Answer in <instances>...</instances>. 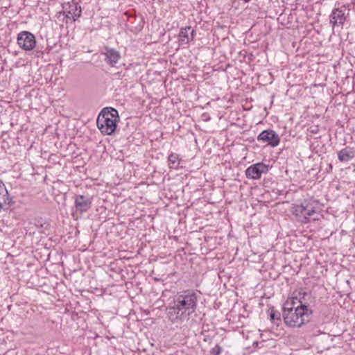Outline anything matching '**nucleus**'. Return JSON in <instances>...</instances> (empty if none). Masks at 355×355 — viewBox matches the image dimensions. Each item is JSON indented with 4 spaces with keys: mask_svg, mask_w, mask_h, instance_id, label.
<instances>
[{
    "mask_svg": "<svg viewBox=\"0 0 355 355\" xmlns=\"http://www.w3.org/2000/svg\"><path fill=\"white\" fill-rule=\"evenodd\" d=\"M307 296L302 291H295L284 302L282 317L287 326L300 327L310 320L313 311L306 302Z\"/></svg>",
    "mask_w": 355,
    "mask_h": 355,
    "instance_id": "nucleus-1",
    "label": "nucleus"
},
{
    "mask_svg": "<svg viewBox=\"0 0 355 355\" xmlns=\"http://www.w3.org/2000/svg\"><path fill=\"white\" fill-rule=\"evenodd\" d=\"M198 297L193 290H186L175 295L166 307L168 320L177 327L189 320L196 310Z\"/></svg>",
    "mask_w": 355,
    "mask_h": 355,
    "instance_id": "nucleus-2",
    "label": "nucleus"
},
{
    "mask_svg": "<svg viewBox=\"0 0 355 355\" xmlns=\"http://www.w3.org/2000/svg\"><path fill=\"white\" fill-rule=\"evenodd\" d=\"M119 119V113L115 108L105 107L97 117V127L103 134L111 135L116 129Z\"/></svg>",
    "mask_w": 355,
    "mask_h": 355,
    "instance_id": "nucleus-3",
    "label": "nucleus"
},
{
    "mask_svg": "<svg viewBox=\"0 0 355 355\" xmlns=\"http://www.w3.org/2000/svg\"><path fill=\"white\" fill-rule=\"evenodd\" d=\"M318 207V202L314 200H305L300 205H295L292 207V213L296 217V219L302 223H309L311 218L313 220H318V216L316 209Z\"/></svg>",
    "mask_w": 355,
    "mask_h": 355,
    "instance_id": "nucleus-4",
    "label": "nucleus"
},
{
    "mask_svg": "<svg viewBox=\"0 0 355 355\" xmlns=\"http://www.w3.org/2000/svg\"><path fill=\"white\" fill-rule=\"evenodd\" d=\"M17 42L19 46L26 51H31L34 48L37 49V57L42 55V51L39 50V46L36 45L35 36L31 32L23 31L18 33Z\"/></svg>",
    "mask_w": 355,
    "mask_h": 355,
    "instance_id": "nucleus-5",
    "label": "nucleus"
},
{
    "mask_svg": "<svg viewBox=\"0 0 355 355\" xmlns=\"http://www.w3.org/2000/svg\"><path fill=\"white\" fill-rule=\"evenodd\" d=\"M93 197L89 195H76L74 196V207L72 216L77 219L83 213L89 211L92 205Z\"/></svg>",
    "mask_w": 355,
    "mask_h": 355,
    "instance_id": "nucleus-6",
    "label": "nucleus"
},
{
    "mask_svg": "<svg viewBox=\"0 0 355 355\" xmlns=\"http://www.w3.org/2000/svg\"><path fill=\"white\" fill-rule=\"evenodd\" d=\"M62 10L67 18H73L74 21L80 17L82 13L81 7L76 0L62 3Z\"/></svg>",
    "mask_w": 355,
    "mask_h": 355,
    "instance_id": "nucleus-7",
    "label": "nucleus"
},
{
    "mask_svg": "<svg viewBox=\"0 0 355 355\" xmlns=\"http://www.w3.org/2000/svg\"><path fill=\"white\" fill-rule=\"evenodd\" d=\"M101 55L105 57L104 61L111 67H115L116 64L121 59L119 51L108 46L104 47Z\"/></svg>",
    "mask_w": 355,
    "mask_h": 355,
    "instance_id": "nucleus-8",
    "label": "nucleus"
},
{
    "mask_svg": "<svg viewBox=\"0 0 355 355\" xmlns=\"http://www.w3.org/2000/svg\"><path fill=\"white\" fill-rule=\"evenodd\" d=\"M266 171V165L263 162H259L251 165L245 170V175L248 178L259 179L263 173Z\"/></svg>",
    "mask_w": 355,
    "mask_h": 355,
    "instance_id": "nucleus-9",
    "label": "nucleus"
},
{
    "mask_svg": "<svg viewBox=\"0 0 355 355\" xmlns=\"http://www.w3.org/2000/svg\"><path fill=\"white\" fill-rule=\"evenodd\" d=\"M355 157V150L347 146L338 152V159L342 162H347Z\"/></svg>",
    "mask_w": 355,
    "mask_h": 355,
    "instance_id": "nucleus-10",
    "label": "nucleus"
},
{
    "mask_svg": "<svg viewBox=\"0 0 355 355\" xmlns=\"http://www.w3.org/2000/svg\"><path fill=\"white\" fill-rule=\"evenodd\" d=\"M13 201L10 198L6 186L0 187V211L3 209L4 205H10Z\"/></svg>",
    "mask_w": 355,
    "mask_h": 355,
    "instance_id": "nucleus-11",
    "label": "nucleus"
},
{
    "mask_svg": "<svg viewBox=\"0 0 355 355\" xmlns=\"http://www.w3.org/2000/svg\"><path fill=\"white\" fill-rule=\"evenodd\" d=\"M330 17L331 23H332L334 25H343L345 20L344 12L338 8H335L333 10Z\"/></svg>",
    "mask_w": 355,
    "mask_h": 355,
    "instance_id": "nucleus-12",
    "label": "nucleus"
},
{
    "mask_svg": "<svg viewBox=\"0 0 355 355\" xmlns=\"http://www.w3.org/2000/svg\"><path fill=\"white\" fill-rule=\"evenodd\" d=\"M280 142V137L273 130L268 128V146L275 147Z\"/></svg>",
    "mask_w": 355,
    "mask_h": 355,
    "instance_id": "nucleus-13",
    "label": "nucleus"
},
{
    "mask_svg": "<svg viewBox=\"0 0 355 355\" xmlns=\"http://www.w3.org/2000/svg\"><path fill=\"white\" fill-rule=\"evenodd\" d=\"M180 159L176 153H171L168 157V163L171 168L177 169L180 165Z\"/></svg>",
    "mask_w": 355,
    "mask_h": 355,
    "instance_id": "nucleus-14",
    "label": "nucleus"
},
{
    "mask_svg": "<svg viewBox=\"0 0 355 355\" xmlns=\"http://www.w3.org/2000/svg\"><path fill=\"white\" fill-rule=\"evenodd\" d=\"M270 322L276 325L277 327L279 326V324L282 322L281 319V313L278 311H275L274 309V307L270 308Z\"/></svg>",
    "mask_w": 355,
    "mask_h": 355,
    "instance_id": "nucleus-15",
    "label": "nucleus"
},
{
    "mask_svg": "<svg viewBox=\"0 0 355 355\" xmlns=\"http://www.w3.org/2000/svg\"><path fill=\"white\" fill-rule=\"evenodd\" d=\"M191 30V26L182 28L179 33L180 41L188 44L189 42V31Z\"/></svg>",
    "mask_w": 355,
    "mask_h": 355,
    "instance_id": "nucleus-16",
    "label": "nucleus"
},
{
    "mask_svg": "<svg viewBox=\"0 0 355 355\" xmlns=\"http://www.w3.org/2000/svg\"><path fill=\"white\" fill-rule=\"evenodd\" d=\"M35 225L40 232H43L49 227V223L42 218L35 219Z\"/></svg>",
    "mask_w": 355,
    "mask_h": 355,
    "instance_id": "nucleus-17",
    "label": "nucleus"
},
{
    "mask_svg": "<svg viewBox=\"0 0 355 355\" xmlns=\"http://www.w3.org/2000/svg\"><path fill=\"white\" fill-rule=\"evenodd\" d=\"M222 352V348L218 345H216L214 347H213L211 350V354L212 355H219Z\"/></svg>",
    "mask_w": 355,
    "mask_h": 355,
    "instance_id": "nucleus-18",
    "label": "nucleus"
},
{
    "mask_svg": "<svg viewBox=\"0 0 355 355\" xmlns=\"http://www.w3.org/2000/svg\"><path fill=\"white\" fill-rule=\"evenodd\" d=\"M258 140L266 141V130H263L257 137Z\"/></svg>",
    "mask_w": 355,
    "mask_h": 355,
    "instance_id": "nucleus-19",
    "label": "nucleus"
},
{
    "mask_svg": "<svg viewBox=\"0 0 355 355\" xmlns=\"http://www.w3.org/2000/svg\"><path fill=\"white\" fill-rule=\"evenodd\" d=\"M196 32L193 29L191 28L189 31V42L193 40L195 36Z\"/></svg>",
    "mask_w": 355,
    "mask_h": 355,
    "instance_id": "nucleus-20",
    "label": "nucleus"
},
{
    "mask_svg": "<svg viewBox=\"0 0 355 355\" xmlns=\"http://www.w3.org/2000/svg\"><path fill=\"white\" fill-rule=\"evenodd\" d=\"M277 119V118L276 116H272L271 117V120H272V121H274V122H275Z\"/></svg>",
    "mask_w": 355,
    "mask_h": 355,
    "instance_id": "nucleus-21",
    "label": "nucleus"
},
{
    "mask_svg": "<svg viewBox=\"0 0 355 355\" xmlns=\"http://www.w3.org/2000/svg\"><path fill=\"white\" fill-rule=\"evenodd\" d=\"M4 183L3 182V181L1 180V179L0 178V187H2V186H4Z\"/></svg>",
    "mask_w": 355,
    "mask_h": 355,
    "instance_id": "nucleus-22",
    "label": "nucleus"
},
{
    "mask_svg": "<svg viewBox=\"0 0 355 355\" xmlns=\"http://www.w3.org/2000/svg\"><path fill=\"white\" fill-rule=\"evenodd\" d=\"M258 345H259V343H258V342H257V341H256V342H254V343H253V345H255L256 347H257V346H258Z\"/></svg>",
    "mask_w": 355,
    "mask_h": 355,
    "instance_id": "nucleus-23",
    "label": "nucleus"
},
{
    "mask_svg": "<svg viewBox=\"0 0 355 355\" xmlns=\"http://www.w3.org/2000/svg\"><path fill=\"white\" fill-rule=\"evenodd\" d=\"M353 172L355 173V165H354Z\"/></svg>",
    "mask_w": 355,
    "mask_h": 355,
    "instance_id": "nucleus-24",
    "label": "nucleus"
},
{
    "mask_svg": "<svg viewBox=\"0 0 355 355\" xmlns=\"http://www.w3.org/2000/svg\"><path fill=\"white\" fill-rule=\"evenodd\" d=\"M121 72H118V73H117V74L119 75V76H121Z\"/></svg>",
    "mask_w": 355,
    "mask_h": 355,
    "instance_id": "nucleus-25",
    "label": "nucleus"
}]
</instances>
